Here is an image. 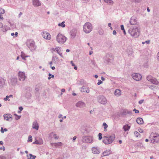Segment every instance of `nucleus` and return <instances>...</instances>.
Returning a JSON list of instances; mask_svg holds the SVG:
<instances>
[{
  "label": "nucleus",
  "mask_w": 159,
  "mask_h": 159,
  "mask_svg": "<svg viewBox=\"0 0 159 159\" xmlns=\"http://www.w3.org/2000/svg\"><path fill=\"white\" fill-rule=\"evenodd\" d=\"M33 4L35 6H39L41 5L39 0H33Z\"/></svg>",
  "instance_id": "15"
},
{
  "label": "nucleus",
  "mask_w": 159,
  "mask_h": 159,
  "mask_svg": "<svg viewBox=\"0 0 159 159\" xmlns=\"http://www.w3.org/2000/svg\"><path fill=\"white\" fill-rule=\"evenodd\" d=\"M115 139L114 136H111L109 137L105 136L103 137V141L105 144H108L111 143Z\"/></svg>",
  "instance_id": "3"
},
{
  "label": "nucleus",
  "mask_w": 159,
  "mask_h": 159,
  "mask_svg": "<svg viewBox=\"0 0 159 159\" xmlns=\"http://www.w3.org/2000/svg\"><path fill=\"white\" fill-rule=\"evenodd\" d=\"M133 111H134L135 113H138L139 112V111L135 108L134 109Z\"/></svg>",
  "instance_id": "36"
},
{
  "label": "nucleus",
  "mask_w": 159,
  "mask_h": 159,
  "mask_svg": "<svg viewBox=\"0 0 159 159\" xmlns=\"http://www.w3.org/2000/svg\"><path fill=\"white\" fill-rule=\"evenodd\" d=\"M134 134L135 136L137 137H138L140 135L139 133L137 131L135 132H134Z\"/></svg>",
  "instance_id": "29"
},
{
  "label": "nucleus",
  "mask_w": 159,
  "mask_h": 159,
  "mask_svg": "<svg viewBox=\"0 0 159 159\" xmlns=\"http://www.w3.org/2000/svg\"><path fill=\"white\" fill-rule=\"evenodd\" d=\"M81 91L82 92H86L88 93L89 92V90L87 87H83L81 88Z\"/></svg>",
  "instance_id": "14"
},
{
  "label": "nucleus",
  "mask_w": 159,
  "mask_h": 159,
  "mask_svg": "<svg viewBox=\"0 0 159 159\" xmlns=\"http://www.w3.org/2000/svg\"><path fill=\"white\" fill-rule=\"evenodd\" d=\"M50 66L52 70H54L55 69V67L54 66Z\"/></svg>",
  "instance_id": "50"
},
{
  "label": "nucleus",
  "mask_w": 159,
  "mask_h": 159,
  "mask_svg": "<svg viewBox=\"0 0 159 159\" xmlns=\"http://www.w3.org/2000/svg\"><path fill=\"white\" fill-rule=\"evenodd\" d=\"M145 43H146L147 44H148L150 43V41L149 40L146 41L145 42Z\"/></svg>",
  "instance_id": "54"
},
{
  "label": "nucleus",
  "mask_w": 159,
  "mask_h": 159,
  "mask_svg": "<svg viewBox=\"0 0 159 159\" xmlns=\"http://www.w3.org/2000/svg\"><path fill=\"white\" fill-rule=\"evenodd\" d=\"M147 11H148V12H149L150 11V10H149V7H148L147 8Z\"/></svg>",
  "instance_id": "61"
},
{
  "label": "nucleus",
  "mask_w": 159,
  "mask_h": 159,
  "mask_svg": "<svg viewBox=\"0 0 159 159\" xmlns=\"http://www.w3.org/2000/svg\"><path fill=\"white\" fill-rule=\"evenodd\" d=\"M133 1H135V2H139L141 0H132Z\"/></svg>",
  "instance_id": "47"
},
{
  "label": "nucleus",
  "mask_w": 159,
  "mask_h": 159,
  "mask_svg": "<svg viewBox=\"0 0 159 159\" xmlns=\"http://www.w3.org/2000/svg\"><path fill=\"white\" fill-rule=\"evenodd\" d=\"M52 63V61H51L49 62V64L50 65V66H51Z\"/></svg>",
  "instance_id": "62"
},
{
  "label": "nucleus",
  "mask_w": 159,
  "mask_h": 159,
  "mask_svg": "<svg viewBox=\"0 0 159 159\" xmlns=\"http://www.w3.org/2000/svg\"><path fill=\"white\" fill-rule=\"evenodd\" d=\"M58 26H59L61 27L62 28L65 27L66 26V25L65 24V22L63 21L61 23H59L58 24Z\"/></svg>",
  "instance_id": "24"
},
{
  "label": "nucleus",
  "mask_w": 159,
  "mask_h": 159,
  "mask_svg": "<svg viewBox=\"0 0 159 159\" xmlns=\"http://www.w3.org/2000/svg\"><path fill=\"white\" fill-rule=\"evenodd\" d=\"M3 142L2 141H0V144L1 145H2L3 144Z\"/></svg>",
  "instance_id": "59"
},
{
  "label": "nucleus",
  "mask_w": 159,
  "mask_h": 159,
  "mask_svg": "<svg viewBox=\"0 0 159 159\" xmlns=\"http://www.w3.org/2000/svg\"><path fill=\"white\" fill-rule=\"evenodd\" d=\"M33 128L38 130L39 129V125L37 122H34L33 125Z\"/></svg>",
  "instance_id": "19"
},
{
  "label": "nucleus",
  "mask_w": 159,
  "mask_h": 159,
  "mask_svg": "<svg viewBox=\"0 0 159 159\" xmlns=\"http://www.w3.org/2000/svg\"><path fill=\"white\" fill-rule=\"evenodd\" d=\"M111 153V151L110 150H107L106 151H104L103 153L102 154L104 156H107L109 155Z\"/></svg>",
  "instance_id": "17"
},
{
  "label": "nucleus",
  "mask_w": 159,
  "mask_h": 159,
  "mask_svg": "<svg viewBox=\"0 0 159 159\" xmlns=\"http://www.w3.org/2000/svg\"><path fill=\"white\" fill-rule=\"evenodd\" d=\"M66 38L61 34H59L56 37V40L59 43L63 44L66 41Z\"/></svg>",
  "instance_id": "2"
},
{
  "label": "nucleus",
  "mask_w": 159,
  "mask_h": 159,
  "mask_svg": "<svg viewBox=\"0 0 159 159\" xmlns=\"http://www.w3.org/2000/svg\"><path fill=\"white\" fill-rule=\"evenodd\" d=\"M143 100H141L139 101V104H141L142 103H143Z\"/></svg>",
  "instance_id": "41"
},
{
  "label": "nucleus",
  "mask_w": 159,
  "mask_h": 159,
  "mask_svg": "<svg viewBox=\"0 0 159 159\" xmlns=\"http://www.w3.org/2000/svg\"><path fill=\"white\" fill-rule=\"evenodd\" d=\"M115 95L118 96L120 95V91L119 89H116L115 92Z\"/></svg>",
  "instance_id": "21"
},
{
  "label": "nucleus",
  "mask_w": 159,
  "mask_h": 159,
  "mask_svg": "<svg viewBox=\"0 0 159 159\" xmlns=\"http://www.w3.org/2000/svg\"><path fill=\"white\" fill-rule=\"evenodd\" d=\"M104 1L109 5H112L113 3V1L111 0H104Z\"/></svg>",
  "instance_id": "22"
},
{
  "label": "nucleus",
  "mask_w": 159,
  "mask_h": 159,
  "mask_svg": "<svg viewBox=\"0 0 159 159\" xmlns=\"http://www.w3.org/2000/svg\"><path fill=\"white\" fill-rule=\"evenodd\" d=\"M70 63L73 66H75V64L73 63V61H70Z\"/></svg>",
  "instance_id": "42"
},
{
  "label": "nucleus",
  "mask_w": 159,
  "mask_h": 159,
  "mask_svg": "<svg viewBox=\"0 0 159 159\" xmlns=\"http://www.w3.org/2000/svg\"><path fill=\"white\" fill-rule=\"evenodd\" d=\"M74 66V69L75 70H77V67L76 66Z\"/></svg>",
  "instance_id": "63"
},
{
  "label": "nucleus",
  "mask_w": 159,
  "mask_h": 159,
  "mask_svg": "<svg viewBox=\"0 0 159 159\" xmlns=\"http://www.w3.org/2000/svg\"><path fill=\"white\" fill-rule=\"evenodd\" d=\"M133 78L137 81H139L142 79V76L141 75L139 74H133L132 75Z\"/></svg>",
  "instance_id": "8"
},
{
  "label": "nucleus",
  "mask_w": 159,
  "mask_h": 159,
  "mask_svg": "<svg viewBox=\"0 0 159 159\" xmlns=\"http://www.w3.org/2000/svg\"><path fill=\"white\" fill-rule=\"evenodd\" d=\"M101 80H104V78L103 77H102L101 78Z\"/></svg>",
  "instance_id": "64"
},
{
  "label": "nucleus",
  "mask_w": 159,
  "mask_h": 159,
  "mask_svg": "<svg viewBox=\"0 0 159 159\" xmlns=\"http://www.w3.org/2000/svg\"><path fill=\"white\" fill-rule=\"evenodd\" d=\"M116 31L114 30L113 31V34H114V35H116Z\"/></svg>",
  "instance_id": "45"
},
{
  "label": "nucleus",
  "mask_w": 159,
  "mask_h": 159,
  "mask_svg": "<svg viewBox=\"0 0 159 159\" xmlns=\"http://www.w3.org/2000/svg\"><path fill=\"white\" fill-rule=\"evenodd\" d=\"M9 98V96H7L5 98H4V101H6L7 100H9L8 98Z\"/></svg>",
  "instance_id": "35"
},
{
  "label": "nucleus",
  "mask_w": 159,
  "mask_h": 159,
  "mask_svg": "<svg viewBox=\"0 0 159 159\" xmlns=\"http://www.w3.org/2000/svg\"><path fill=\"white\" fill-rule=\"evenodd\" d=\"M27 45L31 51H34L36 49V46L35 42L32 40H30L27 43Z\"/></svg>",
  "instance_id": "5"
},
{
  "label": "nucleus",
  "mask_w": 159,
  "mask_h": 159,
  "mask_svg": "<svg viewBox=\"0 0 159 159\" xmlns=\"http://www.w3.org/2000/svg\"><path fill=\"white\" fill-rule=\"evenodd\" d=\"M3 116L4 118V119L6 120H9L10 119H11L12 118V115L10 114L4 115Z\"/></svg>",
  "instance_id": "16"
},
{
  "label": "nucleus",
  "mask_w": 159,
  "mask_h": 159,
  "mask_svg": "<svg viewBox=\"0 0 159 159\" xmlns=\"http://www.w3.org/2000/svg\"><path fill=\"white\" fill-rule=\"evenodd\" d=\"M61 48L60 47H56L55 48L56 51L58 54H59V52H61Z\"/></svg>",
  "instance_id": "23"
},
{
  "label": "nucleus",
  "mask_w": 159,
  "mask_h": 159,
  "mask_svg": "<svg viewBox=\"0 0 159 159\" xmlns=\"http://www.w3.org/2000/svg\"><path fill=\"white\" fill-rule=\"evenodd\" d=\"M62 144V143H59L57 144L58 145H61Z\"/></svg>",
  "instance_id": "60"
},
{
  "label": "nucleus",
  "mask_w": 159,
  "mask_h": 159,
  "mask_svg": "<svg viewBox=\"0 0 159 159\" xmlns=\"http://www.w3.org/2000/svg\"><path fill=\"white\" fill-rule=\"evenodd\" d=\"M23 53L22 52H21V57L23 58H24V57L23 56Z\"/></svg>",
  "instance_id": "56"
},
{
  "label": "nucleus",
  "mask_w": 159,
  "mask_h": 159,
  "mask_svg": "<svg viewBox=\"0 0 159 159\" xmlns=\"http://www.w3.org/2000/svg\"><path fill=\"white\" fill-rule=\"evenodd\" d=\"M60 56H61V57H63V56H62V53H61L60 52H59V54H58Z\"/></svg>",
  "instance_id": "53"
},
{
  "label": "nucleus",
  "mask_w": 159,
  "mask_h": 159,
  "mask_svg": "<svg viewBox=\"0 0 159 159\" xmlns=\"http://www.w3.org/2000/svg\"><path fill=\"white\" fill-rule=\"evenodd\" d=\"M43 143V139H39L38 140H36L35 141L33 142V144H42Z\"/></svg>",
  "instance_id": "12"
},
{
  "label": "nucleus",
  "mask_w": 159,
  "mask_h": 159,
  "mask_svg": "<svg viewBox=\"0 0 159 159\" xmlns=\"http://www.w3.org/2000/svg\"><path fill=\"white\" fill-rule=\"evenodd\" d=\"M102 83V82L101 80H99L98 82V83L97 84L98 85H99L100 84H101Z\"/></svg>",
  "instance_id": "40"
},
{
  "label": "nucleus",
  "mask_w": 159,
  "mask_h": 159,
  "mask_svg": "<svg viewBox=\"0 0 159 159\" xmlns=\"http://www.w3.org/2000/svg\"><path fill=\"white\" fill-rule=\"evenodd\" d=\"M19 109L20 111H22L23 109V108L21 107H19Z\"/></svg>",
  "instance_id": "43"
},
{
  "label": "nucleus",
  "mask_w": 159,
  "mask_h": 159,
  "mask_svg": "<svg viewBox=\"0 0 159 159\" xmlns=\"http://www.w3.org/2000/svg\"><path fill=\"white\" fill-rule=\"evenodd\" d=\"M18 76L20 80H24L25 78V73L23 72H19Z\"/></svg>",
  "instance_id": "10"
},
{
  "label": "nucleus",
  "mask_w": 159,
  "mask_h": 159,
  "mask_svg": "<svg viewBox=\"0 0 159 159\" xmlns=\"http://www.w3.org/2000/svg\"><path fill=\"white\" fill-rule=\"evenodd\" d=\"M139 131L141 133H142L143 132V130L142 129H139Z\"/></svg>",
  "instance_id": "39"
},
{
  "label": "nucleus",
  "mask_w": 159,
  "mask_h": 159,
  "mask_svg": "<svg viewBox=\"0 0 159 159\" xmlns=\"http://www.w3.org/2000/svg\"><path fill=\"white\" fill-rule=\"evenodd\" d=\"M65 92V89H61V94H62V93L63 92Z\"/></svg>",
  "instance_id": "44"
},
{
  "label": "nucleus",
  "mask_w": 159,
  "mask_h": 159,
  "mask_svg": "<svg viewBox=\"0 0 159 159\" xmlns=\"http://www.w3.org/2000/svg\"><path fill=\"white\" fill-rule=\"evenodd\" d=\"M130 128V126L128 125H124L123 127V129L125 131L128 130Z\"/></svg>",
  "instance_id": "20"
},
{
  "label": "nucleus",
  "mask_w": 159,
  "mask_h": 159,
  "mask_svg": "<svg viewBox=\"0 0 159 159\" xmlns=\"http://www.w3.org/2000/svg\"><path fill=\"white\" fill-rule=\"evenodd\" d=\"M51 50L52 51H55L56 50H55V48H52L51 49Z\"/></svg>",
  "instance_id": "51"
},
{
  "label": "nucleus",
  "mask_w": 159,
  "mask_h": 159,
  "mask_svg": "<svg viewBox=\"0 0 159 159\" xmlns=\"http://www.w3.org/2000/svg\"><path fill=\"white\" fill-rule=\"evenodd\" d=\"M150 138L151 142L152 143H157L159 141V135L157 134L152 133L151 134Z\"/></svg>",
  "instance_id": "4"
},
{
  "label": "nucleus",
  "mask_w": 159,
  "mask_h": 159,
  "mask_svg": "<svg viewBox=\"0 0 159 159\" xmlns=\"http://www.w3.org/2000/svg\"><path fill=\"white\" fill-rule=\"evenodd\" d=\"M66 52H68L70 51V50L68 49H67L66 50Z\"/></svg>",
  "instance_id": "58"
},
{
  "label": "nucleus",
  "mask_w": 159,
  "mask_h": 159,
  "mask_svg": "<svg viewBox=\"0 0 159 159\" xmlns=\"http://www.w3.org/2000/svg\"><path fill=\"white\" fill-rule=\"evenodd\" d=\"M150 82L153 84H157V81L156 79L153 78L152 79Z\"/></svg>",
  "instance_id": "26"
},
{
  "label": "nucleus",
  "mask_w": 159,
  "mask_h": 159,
  "mask_svg": "<svg viewBox=\"0 0 159 159\" xmlns=\"http://www.w3.org/2000/svg\"><path fill=\"white\" fill-rule=\"evenodd\" d=\"M108 25L109 27H110L111 28H112V27H111V23H109L108 24Z\"/></svg>",
  "instance_id": "48"
},
{
  "label": "nucleus",
  "mask_w": 159,
  "mask_h": 159,
  "mask_svg": "<svg viewBox=\"0 0 159 159\" xmlns=\"http://www.w3.org/2000/svg\"><path fill=\"white\" fill-rule=\"evenodd\" d=\"M103 125L104 126V131H107V128L108 127L107 125L106 124V123L104 122L103 123Z\"/></svg>",
  "instance_id": "25"
},
{
  "label": "nucleus",
  "mask_w": 159,
  "mask_h": 159,
  "mask_svg": "<svg viewBox=\"0 0 159 159\" xmlns=\"http://www.w3.org/2000/svg\"><path fill=\"white\" fill-rule=\"evenodd\" d=\"M15 35L16 37H17L18 36V33L17 32H16L15 33Z\"/></svg>",
  "instance_id": "55"
},
{
  "label": "nucleus",
  "mask_w": 159,
  "mask_h": 159,
  "mask_svg": "<svg viewBox=\"0 0 159 159\" xmlns=\"http://www.w3.org/2000/svg\"><path fill=\"white\" fill-rule=\"evenodd\" d=\"M136 122L139 124H142L143 123V121L142 118H139L137 119Z\"/></svg>",
  "instance_id": "18"
},
{
  "label": "nucleus",
  "mask_w": 159,
  "mask_h": 159,
  "mask_svg": "<svg viewBox=\"0 0 159 159\" xmlns=\"http://www.w3.org/2000/svg\"><path fill=\"white\" fill-rule=\"evenodd\" d=\"M14 115H15L16 116L15 117V119L16 120H17L18 119H19L20 118V116H18L16 114H14Z\"/></svg>",
  "instance_id": "33"
},
{
  "label": "nucleus",
  "mask_w": 159,
  "mask_h": 159,
  "mask_svg": "<svg viewBox=\"0 0 159 159\" xmlns=\"http://www.w3.org/2000/svg\"><path fill=\"white\" fill-rule=\"evenodd\" d=\"M102 134L101 133H99L98 134L99 139L100 140L102 139Z\"/></svg>",
  "instance_id": "34"
},
{
  "label": "nucleus",
  "mask_w": 159,
  "mask_h": 159,
  "mask_svg": "<svg viewBox=\"0 0 159 159\" xmlns=\"http://www.w3.org/2000/svg\"><path fill=\"white\" fill-rule=\"evenodd\" d=\"M30 158H28V159H30L32 157V159H35V158L36 157V156H33L31 154H30Z\"/></svg>",
  "instance_id": "27"
},
{
  "label": "nucleus",
  "mask_w": 159,
  "mask_h": 159,
  "mask_svg": "<svg viewBox=\"0 0 159 159\" xmlns=\"http://www.w3.org/2000/svg\"><path fill=\"white\" fill-rule=\"evenodd\" d=\"M1 132L2 133H4V131L3 130L2 128H1Z\"/></svg>",
  "instance_id": "52"
},
{
  "label": "nucleus",
  "mask_w": 159,
  "mask_h": 159,
  "mask_svg": "<svg viewBox=\"0 0 159 159\" xmlns=\"http://www.w3.org/2000/svg\"><path fill=\"white\" fill-rule=\"evenodd\" d=\"M92 30V26L89 22L85 23L83 26V31L86 33H89Z\"/></svg>",
  "instance_id": "1"
},
{
  "label": "nucleus",
  "mask_w": 159,
  "mask_h": 159,
  "mask_svg": "<svg viewBox=\"0 0 159 159\" xmlns=\"http://www.w3.org/2000/svg\"><path fill=\"white\" fill-rule=\"evenodd\" d=\"M76 139V136H75L73 138V140H75Z\"/></svg>",
  "instance_id": "49"
},
{
  "label": "nucleus",
  "mask_w": 159,
  "mask_h": 159,
  "mask_svg": "<svg viewBox=\"0 0 159 159\" xmlns=\"http://www.w3.org/2000/svg\"><path fill=\"white\" fill-rule=\"evenodd\" d=\"M119 143L120 144H121L122 143V141L121 140H120L119 141Z\"/></svg>",
  "instance_id": "57"
},
{
  "label": "nucleus",
  "mask_w": 159,
  "mask_h": 159,
  "mask_svg": "<svg viewBox=\"0 0 159 159\" xmlns=\"http://www.w3.org/2000/svg\"><path fill=\"white\" fill-rule=\"evenodd\" d=\"M42 35L43 38L49 40L51 39L50 34L46 31H43L42 32Z\"/></svg>",
  "instance_id": "7"
},
{
  "label": "nucleus",
  "mask_w": 159,
  "mask_h": 159,
  "mask_svg": "<svg viewBox=\"0 0 159 159\" xmlns=\"http://www.w3.org/2000/svg\"><path fill=\"white\" fill-rule=\"evenodd\" d=\"M152 78V77L151 76H148L147 77V79L149 81H150L151 80Z\"/></svg>",
  "instance_id": "30"
},
{
  "label": "nucleus",
  "mask_w": 159,
  "mask_h": 159,
  "mask_svg": "<svg viewBox=\"0 0 159 159\" xmlns=\"http://www.w3.org/2000/svg\"><path fill=\"white\" fill-rule=\"evenodd\" d=\"M83 2L84 3H86L89 2V0H82Z\"/></svg>",
  "instance_id": "37"
},
{
  "label": "nucleus",
  "mask_w": 159,
  "mask_h": 159,
  "mask_svg": "<svg viewBox=\"0 0 159 159\" xmlns=\"http://www.w3.org/2000/svg\"><path fill=\"white\" fill-rule=\"evenodd\" d=\"M129 33L132 36L137 37L139 35L138 34L139 31L137 29H130L129 31Z\"/></svg>",
  "instance_id": "6"
},
{
  "label": "nucleus",
  "mask_w": 159,
  "mask_h": 159,
  "mask_svg": "<svg viewBox=\"0 0 159 159\" xmlns=\"http://www.w3.org/2000/svg\"><path fill=\"white\" fill-rule=\"evenodd\" d=\"M77 107H85V104L84 103L81 102H79L76 104Z\"/></svg>",
  "instance_id": "13"
},
{
  "label": "nucleus",
  "mask_w": 159,
  "mask_h": 159,
  "mask_svg": "<svg viewBox=\"0 0 159 159\" xmlns=\"http://www.w3.org/2000/svg\"><path fill=\"white\" fill-rule=\"evenodd\" d=\"M28 142H32V137L31 135H29L28 137Z\"/></svg>",
  "instance_id": "28"
},
{
  "label": "nucleus",
  "mask_w": 159,
  "mask_h": 159,
  "mask_svg": "<svg viewBox=\"0 0 159 159\" xmlns=\"http://www.w3.org/2000/svg\"><path fill=\"white\" fill-rule=\"evenodd\" d=\"M49 77H48V79L50 80L51 78H54V75H52L51 74L49 73L48 74Z\"/></svg>",
  "instance_id": "31"
},
{
  "label": "nucleus",
  "mask_w": 159,
  "mask_h": 159,
  "mask_svg": "<svg viewBox=\"0 0 159 159\" xmlns=\"http://www.w3.org/2000/svg\"><path fill=\"white\" fill-rule=\"evenodd\" d=\"M120 27H121V29L122 30H125L124 27V26L123 25H121Z\"/></svg>",
  "instance_id": "38"
},
{
  "label": "nucleus",
  "mask_w": 159,
  "mask_h": 159,
  "mask_svg": "<svg viewBox=\"0 0 159 159\" xmlns=\"http://www.w3.org/2000/svg\"><path fill=\"white\" fill-rule=\"evenodd\" d=\"M98 102L102 104H105L107 103V101L104 96H102L99 97Z\"/></svg>",
  "instance_id": "9"
},
{
  "label": "nucleus",
  "mask_w": 159,
  "mask_h": 159,
  "mask_svg": "<svg viewBox=\"0 0 159 159\" xmlns=\"http://www.w3.org/2000/svg\"><path fill=\"white\" fill-rule=\"evenodd\" d=\"M5 12L4 10L2 8L0 9V14H3Z\"/></svg>",
  "instance_id": "32"
},
{
  "label": "nucleus",
  "mask_w": 159,
  "mask_h": 159,
  "mask_svg": "<svg viewBox=\"0 0 159 159\" xmlns=\"http://www.w3.org/2000/svg\"><path fill=\"white\" fill-rule=\"evenodd\" d=\"M157 59L159 61V52H158L157 54Z\"/></svg>",
  "instance_id": "46"
},
{
  "label": "nucleus",
  "mask_w": 159,
  "mask_h": 159,
  "mask_svg": "<svg viewBox=\"0 0 159 159\" xmlns=\"http://www.w3.org/2000/svg\"><path fill=\"white\" fill-rule=\"evenodd\" d=\"M92 152L95 154H98L100 152L99 149L97 147H94L92 148Z\"/></svg>",
  "instance_id": "11"
}]
</instances>
